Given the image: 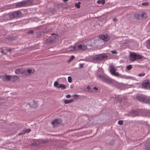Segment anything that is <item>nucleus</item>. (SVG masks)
<instances>
[{
    "label": "nucleus",
    "mask_w": 150,
    "mask_h": 150,
    "mask_svg": "<svg viewBox=\"0 0 150 150\" xmlns=\"http://www.w3.org/2000/svg\"><path fill=\"white\" fill-rule=\"evenodd\" d=\"M81 2H78L77 3L75 4V6L76 7L78 8H80V4Z\"/></svg>",
    "instance_id": "24"
},
{
    "label": "nucleus",
    "mask_w": 150,
    "mask_h": 150,
    "mask_svg": "<svg viewBox=\"0 0 150 150\" xmlns=\"http://www.w3.org/2000/svg\"><path fill=\"white\" fill-rule=\"evenodd\" d=\"M1 52L2 53H3L4 54H6V53L4 52V51L3 50H1Z\"/></svg>",
    "instance_id": "43"
},
{
    "label": "nucleus",
    "mask_w": 150,
    "mask_h": 150,
    "mask_svg": "<svg viewBox=\"0 0 150 150\" xmlns=\"http://www.w3.org/2000/svg\"><path fill=\"white\" fill-rule=\"evenodd\" d=\"M33 103L34 104H35V106H33V107L34 108H35L36 107H37V103H35V101H34V102H33Z\"/></svg>",
    "instance_id": "35"
},
{
    "label": "nucleus",
    "mask_w": 150,
    "mask_h": 150,
    "mask_svg": "<svg viewBox=\"0 0 150 150\" xmlns=\"http://www.w3.org/2000/svg\"><path fill=\"white\" fill-rule=\"evenodd\" d=\"M110 71L111 74L115 76H120L119 72L116 71V69L114 66L112 64H110L109 66Z\"/></svg>",
    "instance_id": "3"
},
{
    "label": "nucleus",
    "mask_w": 150,
    "mask_h": 150,
    "mask_svg": "<svg viewBox=\"0 0 150 150\" xmlns=\"http://www.w3.org/2000/svg\"><path fill=\"white\" fill-rule=\"evenodd\" d=\"M24 130L25 132H29L30 131V129H26Z\"/></svg>",
    "instance_id": "34"
},
{
    "label": "nucleus",
    "mask_w": 150,
    "mask_h": 150,
    "mask_svg": "<svg viewBox=\"0 0 150 150\" xmlns=\"http://www.w3.org/2000/svg\"><path fill=\"white\" fill-rule=\"evenodd\" d=\"M99 38L101 39L102 40L105 41H108L110 39V37L107 35H102L99 36Z\"/></svg>",
    "instance_id": "11"
},
{
    "label": "nucleus",
    "mask_w": 150,
    "mask_h": 150,
    "mask_svg": "<svg viewBox=\"0 0 150 150\" xmlns=\"http://www.w3.org/2000/svg\"><path fill=\"white\" fill-rule=\"evenodd\" d=\"M58 88H61L62 89H65L66 88V86L63 84H60Z\"/></svg>",
    "instance_id": "22"
},
{
    "label": "nucleus",
    "mask_w": 150,
    "mask_h": 150,
    "mask_svg": "<svg viewBox=\"0 0 150 150\" xmlns=\"http://www.w3.org/2000/svg\"><path fill=\"white\" fill-rule=\"evenodd\" d=\"M15 12L11 13L9 15V16L10 18H16V16L14 14Z\"/></svg>",
    "instance_id": "21"
},
{
    "label": "nucleus",
    "mask_w": 150,
    "mask_h": 150,
    "mask_svg": "<svg viewBox=\"0 0 150 150\" xmlns=\"http://www.w3.org/2000/svg\"><path fill=\"white\" fill-rule=\"evenodd\" d=\"M108 56L105 53L96 55L92 58V59L94 62H96L98 61L103 60L107 58Z\"/></svg>",
    "instance_id": "1"
},
{
    "label": "nucleus",
    "mask_w": 150,
    "mask_h": 150,
    "mask_svg": "<svg viewBox=\"0 0 150 150\" xmlns=\"http://www.w3.org/2000/svg\"><path fill=\"white\" fill-rule=\"evenodd\" d=\"M142 87L145 88H150V83L148 81H145L142 84Z\"/></svg>",
    "instance_id": "9"
},
{
    "label": "nucleus",
    "mask_w": 150,
    "mask_h": 150,
    "mask_svg": "<svg viewBox=\"0 0 150 150\" xmlns=\"http://www.w3.org/2000/svg\"><path fill=\"white\" fill-rule=\"evenodd\" d=\"M59 84L57 81H55L54 82V86L58 88V86H59Z\"/></svg>",
    "instance_id": "23"
},
{
    "label": "nucleus",
    "mask_w": 150,
    "mask_h": 150,
    "mask_svg": "<svg viewBox=\"0 0 150 150\" xmlns=\"http://www.w3.org/2000/svg\"><path fill=\"white\" fill-rule=\"evenodd\" d=\"M73 99H71L69 100H65L64 102L65 104H68L73 102Z\"/></svg>",
    "instance_id": "20"
},
{
    "label": "nucleus",
    "mask_w": 150,
    "mask_h": 150,
    "mask_svg": "<svg viewBox=\"0 0 150 150\" xmlns=\"http://www.w3.org/2000/svg\"><path fill=\"white\" fill-rule=\"evenodd\" d=\"M26 72V71H24L23 69H18L16 70L15 72L16 74H21V75H23L25 74Z\"/></svg>",
    "instance_id": "8"
},
{
    "label": "nucleus",
    "mask_w": 150,
    "mask_h": 150,
    "mask_svg": "<svg viewBox=\"0 0 150 150\" xmlns=\"http://www.w3.org/2000/svg\"><path fill=\"white\" fill-rule=\"evenodd\" d=\"M97 3L98 4L103 5L105 3V0H98L97 1Z\"/></svg>",
    "instance_id": "17"
},
{
    "label": "nucleus",
    "mask_w": 150,
    "mask_h": 150,
    "mask_svg": "<svg viewBox=\"0 0 150 150\" xmlns=\"http://www.w3.org/2000/svg\"><path fill=\"white\" fill-rule=\"evenodd\" d=\"M117 20V19L116 18H113V21H116Z\"/></svg>",
    "instance_id": "44"
},
{
    "label": "nucleus",
    "mask_w": 150,
    "mask_h": 150,
    "mask_svg": "<svg viewBox=\"0 0 150 150\" xmlns=\"http://www.w3.org/2000/svg\"><path fill=\"white\" fill-rule=\"evenodd\" d=\"M142 5L144 6H147L148 5V4L147 3H142Z\"/></svg>",
    "instance_id": "39"
},
{
    "label": "nucleus",
    "mask_w": 150,
    "mask_h": 150,
    "mask_svg": "<svg viewBox=\"0 0 150 150\" xmlns=\"http://www.w3.org/2000/svg\"><path fill=\"white\" fill-rule=\"evenodd\" d=\"M61 122V120L60 119H56L52 121L51 122L53 126L55 127Z\"/></svg>",
    "instance_id": "7"
},
{
    "label": "nucleus",
    "mask_w": 150,
    "mask_h": 150,
    "mask_svg": "<svg viewBox=\"0 0 150 150\" xmlns=\"http://www.w3.org/2000/svg\"><path fill=\"white\" fill-rule=\"evenodd\" d=\"M147 46L150 49V39L148 41V43Z\"/></svg>",
    "instance_id": "33"
},
{
    "label": "nucleus",
    "mask_w": 150,
    "mask_h": 150,
    "mask_svg": "<svg viewBox=\"0 0 150 150\" xmlns=\"http://www.w3.org/2000/svg\"><path fill=\"white\" fill-rule=\"evenodd\" d=\"M132 68V66L131 65L127 66V69L128 70H130Z\"/></svg>",
    "instance_id": "26"
},
{
    "label": "nucleus",
    "mask_w": 150,
    "mask_h": 150,
    "mask_svg": "<svg viewBox=\"0 0 150 150\" xmlns=\"http://www.w3.org/2000/svg\"><path fill=\"white\" fill-rule=\"evenodd\" d=\"M54 33H52V35H54Z\"/></svg>",
    "instance_id": "48"
},
{
    "label": "nucleus",
    "mask_w": 150,
    "mask_h": 150,
    "mask_svg": "<svg viewBox=\"0 0 150 150\" xmlns=\"http://www.w3.org/2000/svg\"><path fill=\"white\" fill-rule=\"evenodd\" d=\"M69 0H63V1L64 2H66L68 1Z\"/></svg>",
    "instance_id": "45"
},
{
    "label": "nucleus",
    "mask_w": 150,
    "mask_h": 150,
    "mask_svg": "<svg viewBox=\"0 0 150 150\" xmlns=\"http://www.w3.org/2000/svg\"><path fill=\"white\" fill-rule=\"evenodd\" d=\"M8 8H5V9H4V8H0V12H1V11H4L5 10H6V9H7Z\"/></svg>",
    "instance_id": "38"
},
{
    "label": "nucleus",
    "mask_w": 150,
    "mask_h": 150,
    "mask_svg": "<svg viewBox=\"0 0 150 150\" xmlns=\"http://www.w3.org/2000/svg\"><path fill=\"white\" fill-rule=\"evenodd\" d=\"M74 98L76 99L79 97V95H78L75 94L74 96Z\"/></svg>",
    "instance_id": "37"
},
{
    "label": "nucleus",
    "mask_w": 150,
    "mask_h": 150,
    "mask_svg": "<svg viewBox=\"0 0 150 150\" xmlns=\"http://www.w3.org/2000/svg\"><path fill=\"white\" fill-rule=\"evenodd\" d=\"M28 34H29V33H31V34H33V30H31V31H29L28 32Z\"/></svg>",
    "instance_id": "41"
},
{
    "label": "nucleus",
    "mask_w": 150,
    "mask_h": 150,
    "mask_svg": "<svg viewBox=\"0 0 150 150\" xmlns=\"http://www.w3.org/2000/svg\"><path fill=\"white\" fill-rule=\"evenodd\" d=\"M147 17V15L145 13H142L141 16V18H146Z\"/></svg>",
    "instance_id": "25"
},
{
    "label": "nucleus",
    "mask_w": 150,
    "mask_h": 150,
    "mask_svg": "<svg viewBox=\"0 0 150 150\" xmlns=\"http://www.w3.org/2000/svg\"><path fill=\"white\" fill-rule=\"evenodd\" d=\"M66 97L67 98H69L71 97V96L70 94H68L66 95Z\"/></svg>",
    "instance_id": "40"
},
{
    "label": "nucleus",
    "mask_w": 150,
    "mask_h": 150,
    "mask_svg": "<svg viewBox=\"0 0 150 150\" xmlns=\"http://www.w3.org/2000/svg\"><path fill=\"white\" fill-rule=\"evenodd\" d=\"M79 67L80 68H82L83 67V64H79Z\"/></svg>",
    "instance_id": "42"
},
{
    "label": "nucleus",
    "mask_w": 150,
    "mask_h": 150,
    "mask_svg": "<svg viewBox=\"0 0 150 150\" xmlns=\"http://www.w3.org/2000/svg\"><path fill=\"white\" fill-rule=\"evenodd\" d=\"M106 83L112 84H116L117 82L114 80L112 79H111L108 78L107 79V81Z\"/></svg>",
    "instance_id": "12"
},
{
    "label": "nucleus",
    "mask_w": 150,
    "mask_h": 150,
    "mask_svg": "<svg viewBox=\"0 0 150 150\" xmlns=\"http://www.w3.org/2000/svg\"><path fill=\"white\" fill-rule=\"evenodd\" d=\"M4 98H0V104H1L3 103H4Z\"/></svg>",
    "instance_id": "30"
},
{
    "label": "nucleus",
    "mask_w": 150,
    "mask_h": 150,
    "mask_svg": "<svg viewBox=\"0 0 150 150\" xmlns=\"http://www.w3.org/2000/svg\"><path fill=\"white\" fill-rule=\"evenodd\" d=\"M29 1L27 0L23 1L21 2L16 3L14 4V6L16 8L20 7L26 6L29 3Z\"/></svg>",
    "instance_id": "4"
},
{
    "label": "nucleus",
    "mask_w": 150,
    "mask_h": 150,
    "mask_svg": "<svg viewBox=\"0 0 150 150\" xmlns=\"http://www.w3.org/2000/svg\"><path fill=\"white\" fill-rule=\"evenodd\" d=\"M15 15L16 16V18H17L21 16L22 15V13L20 11H17L15 12Z\"/></svg>",
    "instance_id": "14"
},
{
    "label": "nucleus",
    "mask_w": 150,
    "mask_h": 150,
    "mask_svg": "<svg viewBox=\"0 0 150 150\" xmlns=\"http://www.w3.org/2000/svg\"><path fill=\"white\" fill-rule=\"evenodd\" d=\"M101 21L103 23H105L106 21V18L104 17L101 19Z\"/></svg>",
    "instance_id": "27"
},
{
    "label": "nucleus",
    "mask_w": 150,
    "mask_h": 150,
    "mask_svg": "<svg viewBox=\"0 0 150 150\" xmlns=\"http://www.w3.org/2000/svg\"><path fill=\"white\" fill-rule=\"evenodd\" d=\"M145 74L144 73H142L138 74V76L140 77L143 76H144Z\"/></svg>",
    "instance_id": "31"
},
{
    "label": "nucleus",
    "mask_w": 150,
    "mask_h": 150,
    "mask_svg": "<svg viewBox=\"0 0 150 150\" xmlns=\"http://www.w3.org/2000/svg\"><path fill=\"white\" fill-rule=\"evenodd\" d=\"M74 58V56L73 55H72L71 56V58L69 59L68 62H70Z\"/></svg>",
    "instance_id": "28"
},
{
    "label": "nucleus",
    "mask_w": 150,
    "mask_h": 150,
    "mask_svg": "<svg viewBox=\"0 0 150 150\" xmlns=\"http://www.w3.org/2000/svg\"><path fill=\"white\" fill-rule=\"evenodd\" d=\"M134 17L137 19H140L142 18L140 14H135L134 16Z\"/></svg>",
    "instance_id": "18"
},
{
    "label": "nucleus",
    "mask_w": 150,
    "mask_h": 150,
    "mask_svg": "<svg viewBox=\"0 0 150 150\" xmlns=\"http://www.w3.org/2000/svg\"><path fill=\"white\" fill-rule=\"evenodd\" d=\"M75 46L76 50H85L87 49L86 46L84 45L77 44H75Z\"/></svg>",
    "instance_id": "6"
},
{
    "label": "nucleus",
    "mask_w": 150,
    "mask_h": 150,
    "mask_svg": "<svg viewBox=\"0 0 150 150\" xmlns=\"http://www.w3.org/2000/svg\"><path fill=\"white\" fill-rule=\"evenodd\" d=\"M35 70L33 69H29L27 70V72L29 74H30L31 73H33L35 72Z\"/></svg>",
    "instance_id": "19"
},
{
    "label": "nucleus",
    "mask_w": 150,
    "mask_h": 150,
    "mask_svg": "<svg viewBox=\"0 0 150 150\" xmlns=\"http://www.w3.org/2000/svg\"><path fill=\"white\" fill-rule=\"evenodd\" d=\"M111 52L112 54H117V52L115 50L112 51H111Z\"/></svg>",
    "instance_id": "36"
},
{
    "label": "nucleus",
    "mask_w": 150,
    "mask_h": 150,
    "mask_svg": "<svg viewBox=\"0 0 150 150\" xmlns=\"http://www.w3.org/2000/svg\"><path fill=\"white\" fill-rule=\"evenodd\" d=\"M68 81L69 83H71L72 81L71 77V76H69L68 78Z\"/></svg>",
    "instance_id": "29"
},
{
    "label": "nucleus",
    "mask_w": 150,
    "mask_h": 150,
    "mask_svg": "<svg viewBox=\"0 0 150 150\" xmlns=\"http://www.w3.org/2000/svg\"><path fill=\"white\" fill-rule=\"evenodd\" d=\"M18 79V77L17 78H13V79H12L11 80H12V81H13V80H12V79Z\"/></svg>",
    "instance_id": "46"
},
{
    "label": "nucleus",
    "mask_w": 150,
    "mask_h": 150,
    "mask_svg": "<svg viewBox=\"0 0 150 150\" xmlns=\"http://www.w3.org/2000/svg\"><path fill=\"white\" fill-rule=\"evenodd\" d=\"M137 99L139 101L144 103H148L150 102L149 100L146 97L144 96H137Z\"/></svg>",
    "instance_id": "5"
},
{
    "label": "nucleus",
    "mask_w": 150,
    "mask_h": 150,
    "mask_svg": "<svg viewBox=\"0 0 150 150\" xmlns=\"http://www.w3.org/2000/svg\"><path fill=\"white\" fill-rule=\"evenodd\" d=\"M143 58V56L133 53L130 54V60L132 61H134L136 60L137 59H141Z\"/></svg>",
    "instance_id": "2"
},
{
    "label": "nucleus",
    "mask_w": 150,
    "mask_h": 150,
    "mask_svg": "<svg viewBox=\"0 0 150 150\" xmlns=\"http://www.w3.org/2000/svg\"><path fill=\"white\" fill-rule=\"evenodd\" d=\"M11 49H8V51H11Z\"/></svg>",
    "instance_id": "47"
},
{
    "label": "nucleus",
    "mask_w": 150,
    "mask_h": 150,
    "mask_svg": "<svg viewBox=\"0 0 150 150\" xmlns=\"http://www.w3.org/2000/svg\"><path fill=\"white\" fill-rule=\"evenodd\" d=\"M87 89L88 91L93 93H96L98 92V88L96 87H94L91 89L89 86H88Z\"/></svg>",
    "instance_id": "10"
},
{
    "label": "nucleus",
    "mask_w": 150,
    "mask_h": 150,
    "mask_svg": "<svg viewBox=\"0 0 150 150\" xmlns=\"http://www.w3.org/2000/svg\"><path fill=\"white\" fill-rule=\"evenodd\" d=\"M99 78L102 80L103 81L106 82L107 81V79L108 77H105L103 75H99Z\"/></svg>",
    "instance_id": "15"
},
{
    "label": "nucleus",
    "mask_w": 150,
    "mask_h": 150,
    "mask_svg": "<svg viewBox=\"0 0 150 150\" xmlns=\"http://www.w3.org/2000/svg\"><path fill=\"white\" fill-rule=\"evenodd\" d=\"M68 49L70 51H76L75 45L73 46L69 47Z\"/></svg>",
    "instance_id": "16"
},
{
    "label": "nucleus",
    "mask_w": 150,
    "mask_h": 150,
    "mask_svg": "<svg viewBox=\"0 0 150 150\" xmlns=\"http://www.w3.org/2000/svg\"><path fill=\"white\" fill-rule=\"evenodd\" d=\"M5 80L6 81H9L11 80L13 78H17L18 76H10L9 75H6L4 77Z\"/></svg>",
    "instance_id": "13"
},
{
    "label": "nucleus",
    "mask_w": 150,
    "mask_h": 150,
    "mask_svg": "<svg viewBox=\"0 0 150 150\" xmlns=\"http://www.w3.org/2000/svg\"><path fill=\"white\" fill-rule=\"evenodd\" d=\"M118 123L120 125H122L123 124V121L122 120H119L118 121Z\"/></svg>",
    "instance_id": "32"
}]
</instances>
